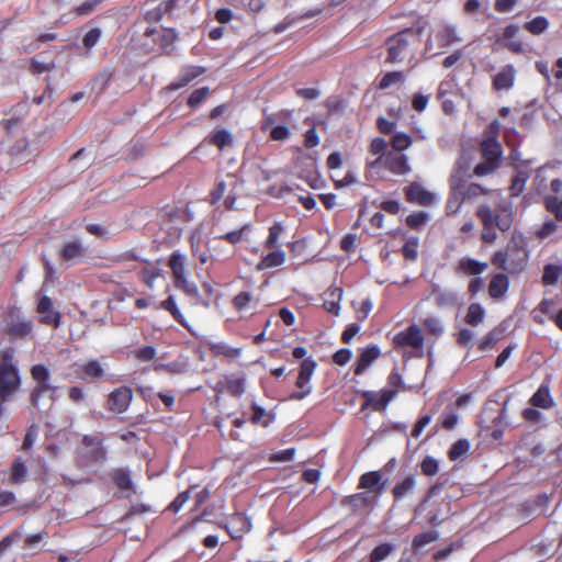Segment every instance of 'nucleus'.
Here are the masks:
<instances>
[{"label":"nucleus","instance_id":"nucleus-1","mask_svg":"<svg viewBox=\"0 0 562 562\" xmlns=\"http://www.w3.org/2000/svg\"><path fill=\"white\" fill-rule=\"evenodd\" d=\"M476 215L483 224L481 238L484 243L492 244L497 239L495 227L502 232L508 231L515 218L513 204L509 201L501 200L493 211L488 204L477 206Z\"/></svg>","mask_w":562,"mask_h":562},{"label":"nucleus","instance_id":"nucleus-2","mask_svg":"<svg viewBox=\"0 0 562 562\" xmlns=\"http://www.w3.org/2000/svg\"><path fill=\"white\" fill-rule=\"evenodd\" d=\"M13 349H5L1 353L0 362V398L7 402L20 387L21 380L16 366L13 362Z\"/></svg>","mask_w":562,"mask_h":562},{"label":"nucleus","instance_id":"nucleus-3","mask_svg":"<svg viewBox=\"0 0 562 562\" xmlns=\"http://www.w3.org/2000/svg\"><path fill=\"white\" fill-rule=\"evenodd\" d=\"M419 43V33L412 30H405L387 41V60L391 63H401L408 56L413 57Z\"/></svg>","mask_w":562,"mask_h":562},{"label":"nucleus","instance_id":"nucleus-4","mask_svg":"<svg viewBox=\"0 0 562 562\" xmlns=\"http://www.w3.org/2000/svg\"><path fill=\"white\" fill-rule=\"evenodd\" d=\"M424 335L419 326L413 324L406 329L398 331L393 337L395 348L407 350L411 357L422 358L424 356Z\"/></svg>","mask_w":562,"mask_h":562},{"label":"nucleus","instance_id":"nucleus-5","mask_svg":"<svg viewBox=\"0 0 562 562\" xmlns=\"http://www.w3.org/2000/svg\"><path fill=\"white\" fill-rule=\"evenodd\" d=\"M316 368V363L312 359H305L301 363L300 372L296 379V386L300 391L291 394V400L301 401L312 392L311 379Z\"/></svg>","mask_w":562,"mask_h":562},{"label":"nucleus","instance_id":"nucleus-6","mask_svg":"<svg viewBox=\"0 0 562 562\" xmlns=\"http://www.w3.org/2000/svg\"><path fill=\"white\" fill-rule=\"evenodd\" d=\"M144 35L153 38V42L158 44L159 48L165 53H170L173 49V44L177 35L173 30L165 29L162 26L148 27Z\"/></svg>","mask_w":562,"mask_h":562},{"label":"nucleus","instance_id":"nucleus-7","mask_svg":"<svg viewBox=\"0 0 562 562\" xmlns=\"http://www.w3.org/2000/svg\"><path fill=\"white\" fill-rule=\"evenodd\" d=\"M132 401V390L127 386H121L114 390L108 398L109 408L117 414L124 413Z\"/></svg>","mask_w":562,"mask_h":562},{"label":"nucleus","instance_id":"nucleus-8","mask_svg":"<svg viewBox=\"0 0 562 562\" xmlns=\"http://www.w3.org/2000/svg\"><path fill=\"white\" fill-rule=\"evenodd\" d=\"M37 313L40 314V321L46 325H54L58 327L60 324V314L54 310L52 300L43 295L38 299Z\"/></svg>","mask_w":562,"mask_h":562},{"label":"nucleus","instance_id":"nucleus-9","mask_svg":"<svg viewBox=\"0 0 562 562\" xmlns=\"http://www.w3.org/2000/svg\"><path fill=\"white\" fill-rule=\"evenodd\" d=\"M382 165L395 175H405L411 170L407 157L402 153L387 151Z\"/></svg>","mask_w":562,"mask_h":562},{"label":"nucleus","instance_id":"nucleus-10","mask_svg":"<svg viewBox=\"0 0 562 562\" xmlns=\"http://www.w3.org/2000/svg\"><path fill=\"white\" fill-rule=\"evenodd\" d=\"M251 528V522L247 516L237 513L234 514L226 524V529L232 538H241Z\"/></svg>","mask_w":562,"mask_h":562},{"label":"nucleus","instance_id":"nucleus-11","mask_svg":"<svg viewBox=\"0 0 562 562\" xmlns=\"http://www.w3.org/2000/svg\"><path fill=\"white\" fill-rule=\"evenodd\" d=\"M406 198L412 203L425 206L431 205L436 202V195L418 183H413L407 188Z\"/></svg>","mask_w":562,"mask_h":562},{"label":"nucleus","instance_id":"nucleus-12","mask_svg":"<svg viewBox=\"0 0 562 562\" xmlns=\"http://www.w3.org/2000/svg\"><path fill=\"white\" fill-rule=\"evenodd\" d=\"M9 330L16 337H25L31 334L33 323L21 316L19 308L12 312L8 322Z\"/></svg>","mask_w":562,"mask_h":562},{"label":"nucleus","instance_id":"nucleus-13","mask_svg":"<svg viewBox=\"0 0 562 562\" xmlns=\"http://www.w3.org/2000/svg\"><path fill=\"white\" fill-rule=\"evenodd\" d=\"M344 291L341 288L331 286L325 293L323 297V306L324 308L335 315L338 316L340 313V303L342 300Z\"/></svg>","mask_w":562,"mask_h":562},{"label":"nucleus","instance_id":"nucleus-14","mask_svg":"<svg viewBox=\"0 0 562 562\" xmlns=\"http://www.w3.org/2000/svg\"><path fill=\"white\" fill-rule=\"evenodd\" d=\"M471 164V155L463 153L457 160L456 168L450 177V182L453 183V186H459L465 182V179L470 176L469 171Z\"/></svg>","mask_w":562,"mask_h":562},{"label":"nucleus","instance_id":"nucleus-15","mask_svg":"<svg viewBox=\"0 0 562 562\" xmlns=\"http://www.w3.org/2000/svg\"><path fill=\"white\" fill-rule=\"evenodd\" d=\"M396 392L393 390H383L381 392H366L364 396L368 404L374 411H384L389 403L395 397Z\"/></svg>","mask_w":562,"mask_h":562},{"label":"nucleus","instance_id":"nucleus-16","mask_svg":"<svg viewBox=\"0 0 562 562\" xmlns=\"http://www.w3.org/2000/svg\"><path fill=\"white\" fill-rule=\"evenodd\" d=\"M516 69L513 65H506L498 71L494 79L493 86L496 90H509L514 86Z\"/></svg>","mask_w":562,"mask_h":562},{"label":"nucleus","instance_id":"nucleus-17","mask_svg":"<svg viewBox=\"0 0 562 562\" xmlns=\"http://www.w3.org/2000/svg\"><path fill=\"white\" fill-rule=\"evenodd\" d=\"M111 477L117 488L124 493L125 497L131 496L135 493L133 481L127 470L125 469H115L111 473Z\"/></svg>","mask_w":562,"mask_h":562},{"label":"nucleus","instance_id":"nucleus-18","mask_svg":"<svg viewBox=\"0 0 562 562\" xmlns=\"http://www.w3.org/2000/svg\"><path fill=\"white\" fill-rule=\"evenodd\" d=\"M105 449L101 443H99L92 448L82 450L78 462L82 467H90L93 463H102L105 459Z\"/></svg>","mask_w":562,"mask_h":562},{"label":"nucleus","instance_id":"nucleus-19","mask_svg":"<svg viewBox=\"0 0 562 562\" xmlns=\"http://www.w3.org/2000/svg\"><path fill=\"white\" fill-rule=\"evenodd\" d=\"M509 288V280L506 274L497 273L492 277L488 284V294L495 300L503 299Z\"/></svg>","mask_w":562,"mask_h":562},{"label":"nucleus","instance_id":"nucleus-20","mask_svg":"<svg viewBox=\"0 0 562 562\" xmlns=\"http://www.w3.org/2000/svg\"><path fill=\"white\" fill-rule=\"evenodd\" d=\"M436 40L440 47H449L462 41L453 25H443L440 27L436 33Z\"/></svg>","mask_w":562,"mask_h":562},{"label":"nucleus","instance_id":"nucleus-21","mask_svg":"<svg viewBox=\"0 0 562 562\" xmlns=\"http://www.w3.org/2000/svg\"><path fill=\"white\" fill-rule=\"evenodd\" d=\"M464 202L465 200L461 192V184L453 186V183L450 182V195L446 204L447 214H457L461 210Z\"/></svg>","mask_w":562,"mask_h":562},{"label":"nucleus","instance_id":"nucleus-22","mask_svg":"<svg viewBox=\"0 0 562 562\" xmlns=\"http://www.w3.org/2000/svg\"><path fill=\"white\" fill-rule=\"evenodd\" d=\"M379 356L380 349L378 346H371L362 350L357 361L355 373L357 375L362 374Z\"/></svg>","mask_w":562,"mask_h":562},{"label":"nucleus","instance_id":"nucleus-23","mask_svg":"<svg viewBox=\"0 0 562 562\" xmlns=\"http://www.w3.org/2000/svg\"><path fill=\"white\" fill-rule=\"evenodd\" d=\"M482 156L486 160H492L499 164L502 156V146L493 137H488L481 144Z\"/></svg>","mask_w":562,"mask_h":562},{"label":"nucleus","instance_id":"nucleus-24","mask_svg":"<svg viewBox=\"0 0 562 562\" xmlns=\"http://www.w3.org/2000/svg\"><path fill=\"white\" fill-rule=\"evenodd\" d=\"M487 268L486 262H482L472 258H462L458 262V271L468 276H480Z\"/></svg>","mask_w":562,"mask_h":562},{"label":"nucleus","instance_id":"nucleus-25","mask_svg":"<svg viewBox=\"0 0 562 562\" xmlns=\"http://www.w3.org/2000/svg\"><path fill=\"white\" fill-rule=\"evenodd\" d=\"M285 261V252L281 248H274L273 251L269 252L257 265V270H265L283 265Z\"/></svg>","mask_w":562,"mask_h":562},{"label":"nucleus","instance_id":"nucleus-26","mask_svg":"<svg viewBox=\"0 0 562 562\" xmlns=\"http://www.w3.org/2000/svg\"><path fill=\"white\" fill-rule=\"evenodd\" d=\"M381 480L382 475L378 471L364 473L360 477V487L380 494L384 487L383 484H381Z\"/></svg>","mask_w":562,"mask_h":562},{"label":"nucleus","instance_id":"nucleus-27","mask_svg":"<svg viewBox=\"0 0 562 562\" xmlns=\"http://www.w3.org/2000/svg\"><path fill=\"white\" fill-rule=\"evenodd\" d=\"M386 149L387 143L384 138L376 137L372 139L370 144V153L376 155L378 157L373 161L369 162L370 168L375 169L382 165V160L387 154Z\"/></svg>","mask_w":562,"mask_h":562},{"label":"nucleus","instance_id":"nucleus-28","mask_svg":"<svg viewBox=\"0 0 562 562\" xmlns=\"http://www.w3.org/2000/svg\"><path fill=\"white\" fill-rule=\"evenodd\" d=\"M209 142L216 146L220 150H223L227 146H232L234 143L233 135L228 130L221 128L213 131L209 137Z\"/></svg>","mask_w":562,"mask_h":562},{"label":"nucleus","instance_id":"nucleus-29","mask_svg":"<svg viewBox=\"0 0 562 562\" xmlns=\"http://www.w3.org/2000/svg\"><path fill=\"white\" fill-rule=\"evenodd\" d=\"M485 318V308L480 303H472L468 307L464 321L470 326H477L483 323Z\"/></svg>","mask_w":562,"mask_h":562},{"label":"nucleus","instance_id":"nucleus-30","mask_svg":"<svg viewBox=\"0 0 562 562\" xmlns=\"http://www.w3.org/2000/svg\"><path fill=\"white\" fill-rule=\"evenodd\" d=\"M416 487V479L414 475H409L402 482L397 483L393 488V495L395 499H402L414 492Z\"/></svg>","mask_w":562,"mask_h":562},{"label":"nucleus","instance_id":"nucleus-31","mask_svg":"<svg viewBox=\"0 0 562 562\" xmlns=\"http://www.w3.org/2000/svg\"><path fill=\"white\" fill-rule=\"evenodd\" d=\"M530 403L540 408H550L553 405V400L550 395L548 386L541 385L532 395Z\"/></svg>","mask_w":562,"mask_h":562},{"label":"nucleus","instance_id":"nucleus-32","mask_svg":"<svg viewBox=\"0 0 562 562\" xmlns=\"http://www.w3.org/2000/svg\"><path fill=\"white\" fill-rule=\"evenodd\" d=\"M436 304L440 307L450 306L457 303L458 296L454 292L442 290L439 285H435L432 289Z\"/></svg>","mask_w":562,"mask_h":562},{"label":"nucleus","instance_id":"nucleus-33","mask_svg":"<svg viewBox=\"0 0 562 562\" xmlns=\"http://www.w3.org/2000/svg\"><path fill=\"white\" fill-rule=\"evenodd\" d=\"M169 266L172 270L176 281L187 276L186 257L182 254L175 251L169 259Z\"/></svg>","mask_w":562,"mask_h":562},{"label":"nucleus","instance_id":"nucleus-34","mask_svg":"<svg viewBox=\"0 0 562 562\" xmlns=\"http://www.w3.org/2000/svg\"><path fill=\"white\" fill-rule=\"evenodd\" d=\"M27 467L22 458H16L12 464L10 481L13 484H21L26 480Z\"/></svg>","mask_w":562,"mask_h":562},{"label":"nucleus","instance_id":"nucleus-35","mask_svg":"<svg viewBox=\"0 0 562 562\" xmlns=\"http://www.w3.org/2000/svg\"><path fill=\"white\" fill-rule=\"evenodd\" d=\"M224 386L229 394H232L234 396H239L246 390L245 379L236 378V376H226Z\"/></svg>","mask_w":562,"mask_h":562},{"label":"nucleus","instance_id":"nucleus-36","mask_svg":"<svg viewBox=\"0 0 562 562\" xmlns=\"http://www.w3.org/2000/svg\"><path fill=\"white\" fill-rule=\"evenodd\" d=\"M83 247L79 240H72L67 243L63 250L61 257L65 260H74L82 256Z\"/></svg>","mask_w":562,"mask_h":562},{"label":"nucleus","instance_id":"nucleus-37","mask_svg":"<svg viewBox=\"0 0 562 562\" xmlns=\"http://www.w3.org/2000/svg\"><path fill=\"white\" fill-rule=\"evenodd\" d=\"M53 391H54V387L49 383V380H46L45 382H37L36 386L34 387V390L32 392V395H31L33 406L40 408L41 407V404H40L41 398L46 393L53 392Z\"/></svg>","mask_w":562,"mask_h":562},{"label":"nucleus","instance_id":"nucleus-38","mask_svg":"<svg viewBox=\"0 0 562 562\" xmlns=\"http://www.w3.org/2000/svg\"><path fill=\"white\" fill-rule=\"evenodd\" d=\"M562 273V267L559 265L549 263L544 266L542 273V282L546 285H552L558 282Z\"/></svg>","mask_w":562,"mask_h":562},{"label":"nucleus","instance_id":"nucleus-39","mask_svg":"<svg viewBox=\"0 0 562 562\" xmlns=\"http://www.w3.org/2000/svg\"><path fill=\"white\" fill-rule=\"evenodd\" d=\"M528 179L529 173L526 170H518L509 188L510 195L518 196L524 191Z\"/></svg>","mask_w":562,"mask_h":562},{"label":"nucleus","instance_id":"nucleus-40","mask_svg":"<svg viewBox=\"0 0 562 562\" xmlns=\"http://www.w3.org/2000/svg\"><path fill=\"white\" fill-rule=\"evenodd\" d=\"M549 26V21L544 16H536L531 21L525 23V29L533 35L543 33Z\"/></svg>","mask_w":562,"mask_h":562},{"label":"nucleus","instance_id":"nucleus-41","mask_svg":"<svg viewBox=\"0 0 562 562\" xmlns=\"http://www.w3.org/2000/svg\"><path fill=\"white\" fill-rule=\"evenodd\" d=\"M202 72H203V69L200 67L191 66V67L184 68L181 71V75L179 77V82L175 83L173 88L178 89V88L186 86L191 80H193L194 78L200 76Z\"/></svg>","mask_w":562,"mask_h":562},{"label":"nucleus","instance_id":"nucleus-42","mask_svg":"<svg viewBox=\"0 0 562 562\" xmlns=\"http://www.w3.org/2000/svg\"><path fill=\"white\" fill-rule=\"evenodd\" d=\"M283 232V226L280 223H276L269 228L268 238L265 241V247L269 249L280 248L279 247V238L281 233Z\"/></svg>","mask_w":562,"mask_h":562},{"label":"nucleus","instance_id":"nucleus-43","mask_svg":"<svg viewBox=\"0 0 562 562\" xmlns=\"http://www.w3.org/2000/svg\"><path fill=\"white\" fill-rule=\"evenodd\" d=\"M394 550L391 543H382L375 547L370 553V562H381L386 559Z\"/></svg>","mask_w":562,"mask_h":562},{"label":"nucleus","instance_id":"nucleus-44","mask_svg":"<svg viewBox=\"0 0 562 562\" xmlns=\"http://www.w3.org/2000/svg\"><path fill=\"white\" fill-rule=\"evenodd\" d=\"M391 143L395 153H402L412 145V137L406 133H396Z\"/></svg>","mask_w":562,"mask_h":562},{"label":"nucleus","instance_id":"nucleus-45","mask_svg":"<svg viewBox=\"0 0 562 562\" xmlns=\"http://www.w3.org/2000/svg\"><path fill=\"white\" fill-rule=\"evenodd\" d=\"M250 225L246 224L239 229L228 232L227 234L221 236L220 238L227 240L231 244H238L239 241L246 239L247 234L250 232Z\"/></svg>","mask_w":562,"mask_h":562},{"label":"nucleus","instance_id":"nucleus-46","mask_svg":"<svg viewBox=\"0 0 562 562\" xmlns=\"http://www.w3.org/2000/svg\"><path fill=\"white\" fill-rule=\"evenodd\" d=\"M470 449V442L467 439H460L456 441L450 450H449V458L451 460H458L459 458L463 457Z\"/></svg>","mask_w":562,"mask_h":562},{"label":"nucleus","instance_id":"nucleus-47","mask_svg":"<svg viewBox=\"0 0 562 562\" xmlns=\"http://www.w3.org/2000/svg\"><path fill=\"white\" fill-rule=\"evenodd\" d=\"M211 350L213 351L214 355H222L231 358L238 357L240 353V350L238 348H233L223 342L211 345Z\"/></svg>","mask_w":562,"mask_h":562},{"label":"nucleus","instance_id":"nucleus-48","mask_svg":"<svg viewBox=\"0 0 562 562\" xmlns=\"http://www.w3.org/2000/svg\"><path fill=\"white\" fill-rule=\"evenodd\" d=\"M544 202L547 210L554 214L558 221H562V200L558 196H547Z\"/></svg>","mask_w":562,"mask_h":562},{"label":"nucleus","instance_id":"nucleus-49","mask_svg":"<svg viewBox=\"0 0 562 562\" xmlns=\"http://www.w3.org/2000/svg\"><path fill=\"white\" fill-rule=\"evenodd\" d=\"M428 217L426 212H415L406 217V224L412 228L418 229L427 223Z\"/></svg>","mask_w":562,"mask_h":562},{"label":"nucleus","instance_id":"nucleus-50","mask_svg":"<svg viewBox=\"0 0 562 562\" xmlns=\"http://www.w3.org/2000/svg\"><path fill=\"white\" fill-rule=\"evenodd\" d=\"M461 192H462V195H464V200L467 201V200L474 199L481 194H485L486 190L476 183H470L468 186H464V183H461Z\"/></svg>","mask_w":562,"mask_h":562},{"label":"nucleus","instance_id":"nucleus-51","mask_svg":"<svg viewBox=\"0 0 562 562\" xmlns=\"http://www.w3.org/2000/svg\"><path fill=\"white\" fill-rule=\"evenodd\" d=\"M499 167L498 162H494L492 160L484 159L483 162L479 164L474 168V175L479 177H484L493 173Z\"/></svg>","mask_w":562,"mask_h":562},{"label":"nucleus","instance_id":"nucleus-52","mask_svg":"<svg viewBox=\"0 0 562 562\" xmlns=\"http://www.w3.org/2000/svg\"><path fill=\"white\" fill-rule=\"evenodd\" d=\"M438 539L437 531L430 530L424 533L416 536L413 540V546L415 548H423L426 544L435 542Z\"/></svg>","mask_w":562,"mask_h":562},{"label":"nucleus","instance_id":"nucleus-53","mask_svg":"<svg viewBox=\"0 0 562 562\" xmlns=\"http://www.w3.org/2000/svg\"><path fill=\"white\" fill-rule=\"evenodd\" d=\"M160 306H161V308L169 311L172 314V316L177 319V322H179L180 324H183V322H184L183 315L181 314L180 310L178 308L173 296H169L167 300L162 301L160 303Z\"/></svg>","mask_w":562,"mask_h":562},{"label":"nucleus","instance_id":"nucleus-54","mask_svg":"<svg viewBox=\"0 0 562 562\" xmlns=\"http://www.w3.org/2000/svg\"><path fill=\"white\" fill-rule=\"evenodd\" d=\"M102 31L99 27L91 29L86 33V35L82 38V44L85 48L91 49L93 48L99 40L101 38Z\"/></svg>","mask_w":562,"mask_h":562},{"label":"nucleus","instance_id":"nucleus-55","mask_svg":"<svg viewBox=\"0 0 562 562\" xmlns=\"http://www.w3.org/2000/svg\"><path fill=\"white\" fill-rule=\"evenodd\" d=\"M251 408L254 411L251 422L256 425L268 426L270 423V419L267 417L266 411L261 406L257 405L256 403H254L251 405Z\"/></svg>","mask_w":562,"mask_h":562},{"label":"nucleus","instance_id":"nucleus-56","mask_svg":"<svg viewBox=\"0 0 562 562\" xmlns=\"http://www.w3.org/2000/svg\"><path fill=\"white\" fill-rule=\"evenodd\" d=\"M403 78H404V76L400 71L387 72L380 80L379 87L381 89H386V88L391 87L392 85H395V83L402 81Z\"/></svg>","mask_w":562,"mask_h":562},{"label":"nucleus","instance_id":"nucleus-57","mask_svg":"<svg viewBox=\"0 0 562 562\" xmlns=\"http://www.w3.org/2000/svg\"><path fill=\"white\" fill-rule=\"evenodd\" d=\"M420 469L424 474L432 476L439 471V462L432 457H426L420 464Z\"/></svg>","mask_w":562,"mask_h":562},{"label":"nucleus","instance_id":"nucleus-58","mask_svg":"<svg viewBox=\"0 0 562 562\" xmlns=\"http://www.w3.org/2000/svg\"><path fill=\"white\" fill-rule=\"evenodd\" d=\"M291 136V132L288 126L279 124L272 127L270 132V137L273 140L284 142L288 140Z\"/></svg>","mask_w":562,"mask_h":562},{"label":"nucleus","instance_id":"nucleus-59","mask_svg":"<svg viewBox=\"0 0 562 562\" xmlns=\"http://www.w3.org/2000/svg\"><path fill=\"white\" fill-rule=\"evenodd\" d=\"M103 0H86L80 5H78L75 11L78 16L88 15L91 12L95 10V8L102 2Z\"/></svg>","mask_w":562,"mask_h":562},{"label":"nucleus","instance_id":"nucleus-60","mask_svg":"<svg viewBox=\"0 0 562 562\" xmlns=\"http://www.w3.org/2000/svg\"><path fill=\"white\" fill-rule=\"evenodd\" d=\"M424 325L427 328V330L435 336H440L443 333V325L439 318H426Z\"/></svg>","mask_w":562,"mask_h":562},{"label":"nucleus","instance_id":"nucleus-61","mask_svg":"<svg viewBox=\"0 0 562 562\" xmlns=\"http://www.w3.org/2000/svg\"><path fill=\"white\" fill-rule=\"evenodd\" d=\"M31 374L33 380L37 382H45L46 380H49V371L48 369L43 364H35L33 366L31 370Z\"/></svg>","mask_w":562,"mask_h":562},{"label":"nucleus","instance_id":"nucleus-62","mask_svg":"<svg viewBox=\"0 0 562 562\" xmlns=\"http://www.w3.org/2000/svg\"><path fill=\"white\" fill-rule=\"evenodd\" d=\"M85 373L92 379L100 378L103 375V368L97 360H93L85 366Z\"/></svg>","mask_w":562,"mask_h":562},{"label":"nucleus","instance_id":"nucleus-63","mask_svg":"<svg viewBox=\"0 0 562 562\" xmlns=\"http://www.w3.org/2000/svg\"><path fill=\"white\" fill-rule=\"evenodd\" d=\"M209 88H200L191 93L188 103L191 108L198 106L207 95Z\"/></svg>","mask_w":562,"mask_h":562},{"label":"nucleus","instance_id":"nucleus-64","mask_svg":"<svg viewBox=\"0 0 562 562\" xmlns=\"http://www.w3.org/2000/svg\"><path fill=\"white\" fill-rule=\"evenodd\" d=\"M252 301V295L247 292V291H244V292H240L239 294H237L235 297H234V306L241 311L244 308L247 307V305Z\"/></svg>","mask_w":562,"mask_h":562}]
</instances>
